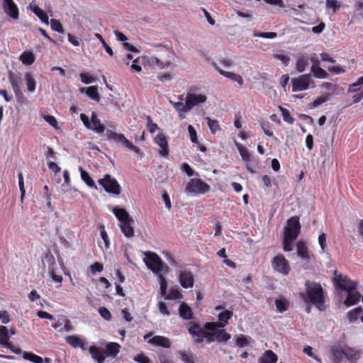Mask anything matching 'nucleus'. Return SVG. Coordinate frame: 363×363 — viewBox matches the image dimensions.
I'll return each mask as SVG.
<instances>
[{
	"label": "nucleus",
	"instance_id": "f257e3e1",
	"mask_svg": "<svg viewBox=\"0 0 363 363\" xmlns=\"http://www.w3.org/2000/svg\"><path fill=\"white\" fill-rule=\"evenodd\" d=\"M226 324L227 310H225L218 315V321L206 322L203 327L194 323L189 328L188 331L196 343H201L204 340L207 343L215 341L225 342L227 341V332L225 329Z\"/></svg>",
	"mask_w": 363,
	"mask_h": 363
},
{
	"label": "nucleus",
	"instance_id": "f03ea898",
	"mask_svg": "<svg viewBox=\"0 0 363 363\" xmlns=\"http://www.w3.org/2000/svg\"><path fill=\"white\" fill-rule=\"evenodd\" d=\"M300 296L305 303H313L319 311L326 309L324 291L319 283L307 280L305 282V291Z\"/></svg>",
	"mask_w": 363,
	"mask_h": 363
},
{
	"label": "nucleus",
	"instance_id": "7ed1b4c3",
	"mask_svg": "<svg viewBox=\"0 0 363 363\" xmlns=\"http://www.w3.org/2000/svg\"><path fill=\"white\" fill-rule=\"evenodd\" d=\"M301 228L299 217L292 216L286 221V225L284 228V237L296 240L301 233Z\"/></svg>",
	"mask_w": 363,
	"mask_h": 363
},
{
	"label": "nucleus",
	"instance_id": "20e7f679",
	"mask_svg": "<svg viewBox=\"0 0 363 363\" xmlns=\"http://www.w3.org/2000/svg\"><path fill=\"white\" fill-rule=\"evenodd\" d=\"M98 183L108 194L118 196L121 192L119 183L109 174H106L102 179H99Z\"/></svg>",
	"mask_w": 363,
	"mask_h": 363
},
{
	"label": "nucleus",
	"instance_id": "39448f33",
	"mask_svg": "<svg viewBox=\"0 0 363 363\" xmlns=\"http://www.w3.org/2000/svg\"><path fill=\"white\" fill-rule=\"evenodd\" d=\"M210 190V186L201 179H191L187 183L185 191L186 193L203 194Z\"/></svg>",
	"mask_w": 363,
	"mask_h": 363
},
{
	"label": "nucleus",
	"instance_id": "423d86ee",
	"mask_svg": "<svg viewBox=\"0 0 363 363\" xmlns=\"http://www.w3.org/2000/svg\"><path fill=\"white\" fill-rule=\"evenodd\" d=\"M272 266L274 271L283 275H288L291 271L289 261L282 254H278L272 259Z\"/></svg>",
	"mask_w": 363,
	"mask_h": 363
},
{
	"label": "nucleus",
	"instance_id": "0eeeda50",
	"mask_svg": "<svg viewBox=\"0 0 363 363\" xmlns=\"http://www.w3.org/2000/svg\"><path fill=\"white\" fill-rule=\"evenodd\" d=\"M147 267L154 273L159 274L163 269V263L162 259L152 252H145Z\"/></svg>",
	"mask_w": 363,
	"mask_h": 363
},
{
	"label": "nucleus",
	"instance_id": "6e6552de",
	"mask_svg": "<svg viewBox=\"0 0 363 363\" xmlns=\"http://www.w3.org/2000/svg\"><path fill=\"white\" fill-rule=\"evenodd\" d=\"M335 277L334 279L335 284L336 286L341 290L345 291H350L352 289H356L357 287V283L352 281L347 277H342V275L337 274V271H335Z\"/></svg>",
	"mask_w": 363,
	"mask_h": 363
},
{
	"label": "nucleus",
	"instance_id": "1a4fd4ad",
	"mask_svg": "<svg viewBox=\"0 0 363 363\" xmlns=\"http://www.w3.org/2000/svg\"><path fill=\"white\" fill-rule=\"evenodd\" d=\"M311 82V74H302L291 79L292 91H301L307 89Z\"/></svg>",
	"mask_w": 363,
	"mask_h": 363
},
{
	"label": "nucleus",
	"instance_id": "9d476101",
	"mask_svg": "<svg viewBox=\"0 0 363 363\" xmlns=\"http://www.w3.org/2000/svg\"><path fill=\"white\" fill-rule=\"evenodd\" d=\"M3 9L4 11L13 19L16 20L18 18V8L13 0H4Z\"/></svg>",
	"mask_w": 363,
	"mask_h": 363
},
{
	"label": "nucleus",
	"instance_id": "9b49d317",
	"mask_svg": "<svg viewBox=\"0 0 363 363\" xmlns=\"http://www.w3.org/2000/svg\"><path fill=\"white\" fill-rule=\"evenodd\" d=\"M179 282L183 288H191L194 284V277L191 271L181 270L179 273Z\"/></svg>",
	"mask_w": 363,
	"mask_h": 363
},
{
	"label": "nucleus",
	"instance_id": "f8f14e48",
	"mask_svg": "<svg viewBox=\"0 0 363 363\" xmlns=\"http://www.w3.org/2000/svg\"><path fill=\"white\" fill-rule=\"evenodd\" d=\"M8 78L16 96L17 98L19 97L22 95V91L19 86V82L21 79L20 74L10 71L8 73Z\"/></svg>",
	"mask_w": 363,
	"mask_h": 363
},
{
	"label": "nucleus",
	"instance_id": "ddd939ff",
	"mask_svg": "<svg viewBox=\"0 0 363 363\" xmlns=\"http://www.w3.org/2000/svg\"><path fill=\"white\" fill-rule=\"evenodd\" d=\"M155 142L161 147L160 154L163 157H168L169 150L166 135L162 132L159 133L155 139Z\"/></svg>",
	"mask_w": 363,
	"mask_h": 363
},
{
	"label": "nucleus",
	"instance_id": "4468645a",
	"mask_svg": "<svg viewBox=\"0 0 363 363\" xmlns=\"http://www.w3.org/2000/svg\"><path fill=\"white\" fill-rule=\"evenodd\" d=\"M206 96L203 94H196L191 93H187L186 96V100L187 101L188 107H190L191 109L202 103H204L206 101Z\"/></svg>",
	"mask_w": 363,
	"mask_h": 363
},
{
	"label": "nucleus",
	"instance_id": "2eb2a0df",
	"mask_svg": "<svg viewBox=\"0 0 363 363\" xmlns=\"http://www.w3.org/2000/svg\"><path fill=\"white\" fill-rule=\"evenodd\" d=\"M86 128L92 130L97 133H102L104 132L105 126L98 118L96 112H92L89 125H86Z\"/></svg>",
	"mask_w": 363,
	"mask_h": 363
},
{
	"label": "nucleus",
	"instance_id": "dca6fc26",
	"mask_svg": "<svg viewBox=\"0 0 363 363\" xmlns=\"http://www.w3.org/2000/svg\"><path fill=\"white\" fill-rule=\"evenodd\" d=\"M146 64H148L153 68L163 69L168 68L172 65V62L170 60L162 61L156 57H146Z\"/></svg>",
	"mask_w": 363,
	"mask_h": 363
},
{
	"label": "nucleus",
	"instance_id": "f3484780",
	"mask_svg": "<svg viewBox=\"0 0 363 363\" xmlns=\"http://www.w3.org/2000/svg\"><path fill=\"white\" fill-rule=\"evenodd\" d=\"M134 220L131 218L120 223L119 227L125 237L132 238L134 236Z\"/></svg>",
	"mask_w": 363,
	"mask_h": 363
},
{
	"label": "nucleus",
	"instance_id": "a211bd4d",
	"mask_svg": "<svg viewBox=\"0 0 363 363\" xmlns=\"http://www.w3.org/2000/svg\"><path fill=\"white\" fill-rule=\"evenodd\" d=\"M147 342L154 346H160L164 348H169L171 347V342L169 340L164 336L155 335L149 339Z\"/></svg>",
	"mask_w": 363,
	"mask_h": 363
},
{
	"label": "nucleus",
	"instance_id": "6ab92c4d",
	"mask_svg": "<svg viewBox=\"0 0 363 363\" xmlns=\"http://www.w3.org/2000/svg\"><path fill=\"white\" fill-rule=\"evenodd\" d=\"M121 345L117 342H108L106 345L104 353L106 357L116 358L120 352Z\"/></svg>",
	"mask_w": 363,
	"mask_h": 363
},
{
	"label": "nucleus",
	"instance_id": "aec40b11",
	"mask_svg": "<svg viewBox=\"0 0 363 363\" xmlns=\"http://www.w3.org/2000/svg\"><path fill=\"white\" fill-rule=\"evenodd\" d=\"M89 351L92 358L95 359L97 363H104L106 359L104 350L93 345L89 347Z\"/></svg>",
	"mask_w": 363,
	"mask_h": 363
},
{
	"label": "nucleus",
	"instance_id": "412c9836",
	"mask_svg": "<svg viewBox=\"0 0 363 363\" xmlns=\"http://www.w3.org/2000/svg\"><path fill=\"white\" fill-rule=\"evenodd\" d=\"M169 102L174 108V109L178 112L179 118L181 120L184 119L186 117L185 113L191 110V108L188 107L187 106L186 101H185V103H183L182 101L174 102L172 101H170Z\"/></svg>",
	"mask_w": 363,
	"mask_h": 363
},
{
	"label": "nucleus",
	"instance_id": "4be33fe9",
	"mask_svg": "<svg viewBox=\"0 0 363 363\" xmlns=\"http://www.w3.org/2000/svg\"><path fill=\"white\" fill-rule=\"evenodd\" d=\"M79 91L82 94L85 93L86 96L92 100L97 102L100 101V95L98 91V87L96 86H91L89 87H81Z\"/></svg>",
	"mask_w": 363,
	"mask_h": 363
},
{
	"label": "nucleus",
	"instance_id": "5701e85b",
	"mask_svg": "<svg viewBox=\"0 0 363 363\" xmlns=\"http://www.w3.org/2000/svg\"><path fill=\"white\" fill-rule=\"evenodd\" d=\"M9 330L6 326H0V345L4 347L11 349L13 343L9 341Z\"/></svg>",
	"mask_w": 363,
	"mask_h": 363
},
{
	"label": "nucleus",
	"instance_id": "b1692460",
	"mask_svg": "<svg viewBox=\"0 0 363 363\" xmlns=\"http://www.w3.org/2000/svg\"><path fill=\"white\" fill-rule=\"evenodd\" d=\"M347 296L344 301V304L350 306L358 303L361 298V294L356 291V289L347 291Z\"/></svg>",
	"mask_w": 363,
	"mask_h": 363
},
{
	"label": "nucleus",
	"instance_id": "393cba45",
	"mask_svg": "<svg viewBox=\"0 0 363 363\" xmlns=\"http://www.w3.org/2000/svg\"><path fill=\"white\" fill-rule=\"evenodd\" d=\"M179 314L184 320H191L194 317V313L190 306L185 302H182L179 308Z\"/></svg>",
	"mask_w": 363,
	"mask_h": 363
},
{
	"label": "nucleus",
	"instance_id": "a878e982",
	"mask_svg": "<svg viewBox=\"0 0 363 363\" xmlns=\"http://www.w3.org/2000/svg\"><path fill=\"white\" fill-rule=\"evenodd\" d=\"M310 57L308 54H300L297 57L296 69L298 72H302L305 70L306 67L308 65Z\"/></svg>",
	"mask_w": 363,
	"mask_h": 363
},
{
	"label": "nucleus",
	"instance_id": "bb28decb",
	"mask_svg": "<svg viewBox=\"0 0 363 363\" xmlns=\"http://www.w3.org/2000/svg\"><path fill=\"white\" fill-rule=\"evenodd\" d=\"M296 251L297 255L299 257H301L303 260L308 261L310 259V253L309 250L306 245V243L303 241H298L296 243Z\"/></svg>",
	"mask_w": 363,
	"mask_h": 363
},
{
	"label": "nucleus",
	"instance_id": "cd10ccee",
	"mask_svg": "<svg viewBox=\"0 0 363 363\" xmlns=\"http://www.w3.org/2000/svg\"><path fill=\"white\" fill-rule=\"evenodd\" d=\"M66 342L73 347H79L83 350H86L85 343L77 335H69L65 338Z\"/></svg>",
	"mask_w": 363,
	"mask_h": 363
},
{
	"label": "nucleus",
	"instance_id": "c85d7f7f",
	"mask_svg": "<svg viewBox=\"0 0 363 363\" xmlns=\"http://www.w3.org/2000/svg\"><path fill=\"white\" fill-rule=\"evenodd\" d=\"M79 171L80 172V175H81V179H82V181L90 188L93 189H95V190H97L98 188H97V186L96 184H95L94 179L91 177V176L89 175V174L85 171L82 167L79 166Z\"/></svg>",
	"mask_w": 363,
	"mask_h": 363
},
{
	"label": "nucleus",
	"instance_id": "c756f323",
	"mask_svg": "<svg viewBox=\"0 0 363 363\" xmlns=\"http://www.w3.org/2000/svg\"><path fill=\"white\" fill-rule=\"evenodd\" d=\"M345 357L351 362V363H356L360 357V353L357 350L350 347H344Z\"/></svg>",
	"mask_w": 363,
	"mask_h": 363
},
{
	"label": "nucleus",
	"instance_id": "7c9ffc66",
	"mask_svg": "<svg viewBox=\"0 0 363 363\" xmlns=\"http://www.w3.org/2000/svg\"><path fill=\"white\" fill-rule=\"evenodd\" d=\"M277 359V355L272 350H269L259 357V363H276Z\"/></svg>",
	"mask_w": 363,
	"mask_h": 363
},
{
	"label": "nucleus",
	"instance_id": "2f4dec72",
	"mask_svg": "<svg viewBox=\"0 0 363 363\" xmlns=\"http://www.w3.org/2000/svg\"><path fill=\"white\" fill-rule=\"evenodd\" d=\"M23 357L25 359L29 360L34 363H43V362H46V363L50 362V358L46 357L43 359V357L38 356L30 352H24L23 354Z\"/></svg>",
	"mask_w": 363,
	"mask_h": 363
},
{
	"label": "nucleus",
	"instance_id": "473e14b6",
	"mask_svg": "<svg viewBox=\"0 0 363 363\" xmlns=\"http://www.w3.org/2000/svg\"><path fill=\"white\" fill-rule=\"evenodd\" d=\"M31 11L40 19V21L45 23H49V17L47 13L40 9L38 5L34 4L30 6Z\"/></svg>",
	"mask_w": 363,
	"mask_h": 363
},
{
	"label": "nucleus",
	"instance_id": "72a5a7b5",
	"mask_svg": "<svg viewBox=\"0 0 363 363\" xmlns=\"http://www.w3.org/2000/svg\"><path fill=\"white\" fill-rule=\"evenodd\" d=\"M113 213L121 223L131 218V217L130 216V215L128 214L125 209L120 208L118 206H116L113 208Z\"/></svg>",
	"mask_w": 363,
	"mask_h": 363
},
{
	"label": "nucleus",
	"instance_id": "f704fd0d",
	"mask_svg": "<svg viewBox=\"0 0 363 363\" xmlns=\"http://www.w3.org/2000/svg\"><path fill=\"white\" fill-rule=\"evenodd\" d=\"M19 60L23 65H31L35 60V56L32 51H24L19 57Z\"/></svg>",
	"mask_w": 363,
	"mask_h": 363
},
{
	"label": "nucleus",
	"instance_id": "c9c22d12",
	"mask_svg": "<svg viewBox=\"0 0 363 363\" xmlns=\"http://www.w3.org/2000/svg\"><path fill=\"white\" fill-rule=\"evenodd\" d=\"M333 361L334 363H339L345 357L344 347L335 346L331 348Z\"/></svg>",
	"mask_w": 363,
	"mask_h": 363
},
{
	"label": "nucleus",
	"instance_id": "e433bc0d",
	"mask_svg": "<svg viewBox=\"0 0 363 363\" xmlns=\"http://www.w3.org/2000/svg\"><path fill=\"white\" fill-rule=\"evenodd\" d=\"M27 89L29 92H34L35 90V81L31 72H27L25 74Z\"/></svg>",
	"mask_w": 363,
	"mask_h": 363
},
{
	"label": "nucleus",
	"instance_id": "4c0bfd02",
	"mask_svg": "<svg viewBox=\"0 0 363 363\" xmlns=\"http://www.w3.org/2000/svg\"><path fill=\"white\" fill-rule=\"evenodd\" d=\"M238 150L244 161L249 162L251 159L250 154L249 151L245 148L242 145L239 143L235 142Z\"/></svg>",
	"mask_w": 363,
	"mask_h": 363
},
{
	"label": "nucleus",
	"instance_id": "58836bf2",
	"mask_svg": "<svg viewBox=\"0 0 363 363\" xmlns=\"http://www.w3.org/2000/svg\"><path fill=\"white\" fill-rule=\"evenodd\" d=\"M139 64H146V57L145 56L138 57L136 59H135L131 65V69L135 70L137 72H140L142 70V68L139 65Z\"/></svg>",
	"mask_w": 363,
	"mask_h": 363
},
{
	"label": "nucleus",
	"instance_id": "ea45409f",
	"mask_svg": "<svg viewBox=\"0 0 363 363\" xmlns=\"http://www.w3.org/2000/svg\"><path fill=\"white\" fill-rule=\"evenodd\" d=\"M362 308L361 306H359L357 308H355L354 309L349 311L347 313V318L350 320V322H353L358 319L359 316L360 315L361 313L362 312Z\"/></svg>",
	"mask_w": 363,
	"mask_h": 363
},
{
	"label": "nucleus",
	"instance_id": "a19ab883",
	"mask_svg": "<svg viewBox=\"0 0 363 363\" xmlns=\"http://www.w3.org/2000/svg\"><path fill=\"white\" fill-rule=\"evenodd\" d=\"M106 135L108 137V138L109 139H113L115 141H117V142H119V143H122L124 138H125V135L122 133H116L112 130H108L107 132H106Z\"/></svg>",
	"mask_w": 363,
	"mask_h": 363
},
{
	"label": "nucleus",
	"instance_id": "79ce46f5",
	"mask_svg": "<svg viewBox=\"0 0 363 363\" xmlns=\"http://www.w3.org/2000/svg\"><path fill=\"white\" fill-rule=\"evenodd\" d=\"M178 353L184 363H191L194 360V355L191 353H186L185 351H179Z\"/></svg>",
	"mask_w": 363,
	"mask_h": 363
},
{
	"label": "nucleus",
	"instance_id": "37998d69",
	"mask_svg": "<svg viewBox=\"0 0 363 363\" xmlns=\"http://www.w3.org/2000/svg\"><path fill=\"white\" fill-rule=\"evenodd\" d=\"M279 109L281 112L284 121L290 124H292L294 121V119L291 117L290 112L286 108L281 106H279Z\"/></svg>",
	"mask_w": 363,
	"mask_h": 363
},
{
	"label": "nucleus",
	"instance_id": "c03bdc74",
	"mask_svg": "<svg viewBox=\"0 0 363 363\" xmlns=\"http://www.w3.org/2000/svg\"><path fill=\"white\" fill-rule=\"evenodd\" d=\"M295 239H290L288 238H283V250L285 252H291L293 250V242Z\"/></svg>",
	"mask_w": 363,
	"mask_h": 363
},
{
	"label": "nucleus",
	"instance_id": "a18cd8bd",
	"mask_svg": "<svg viewBox=\"0 0 363 363\" xmlns=\"http://www.w3.org/2000/svg\"><path fill=\"white\" fill-rule=\"evenodd\" d=\"M18 186L21 191V201L23 202L26 194V189L24 186L23 177L22 173L18 174Z\"/></svg>",
	"mask_w": 363,
	"mask_h": 363
},
{
	"label": "nucleus",
	"instance_id": "49530a36",
	"mask_svg": "<svg viewBox=\"0 0 363 363\" xmlns=\"http://www.w3.org/2000/svg\"><path fill=\"white\" fill-rule=\"evenodd\" d=\"M50 25H51V28L53 30L57 31V32H58L60 33H64V30H63L62 26L61 23L58 20L51 19Z\"/></svg>",
	"mask_w": 363,
	"mask_h": 363
},
{
	"label": "nucleus",
	"instance_id": "de8ad7c7",
	"mask_svg": "<svg viewBox=\"0 0 363 363\" xmlns=\"http://www.w3.org/2000/svg\"><path fill=\"white\" fill-rule=\"evenodd\" d=\"M328 99V94L323 96L318 97L315 100H314L312 103L310 104V108H315L319 105L326 102Z\"/></svg>",
	"mask_w": 363,
	"mask_h": 363
},
{
	"label": "nucleus",
	"instance_id": "09e8293b",
	"mask_svg": "<svg viewBox=\"0 0 363 363\" xmlns=\"http://www.w3.org/2000/svg\"><path fill=\"white\" fill-rule=\"evenodd\" d=\"M275 305L279 312L282 313L287 310L286 301L281 298L275 300Z\"/></svg>",
	"mask_w": 363,
	"mask_h": 363
},
{
	"label": "nucleus",
	"instance_id": "8fccbe9b",
	"mask_svg": "<svg viewBox=\"0 0 363 363\" xmlns=\"http://www.w3.org/2000/svg\"><path fill=\"white\" fill-rule=\"evenodd\" d=\"M79 77L81 81L86 84H91L95 82V78L89 75L88 73H80Z\"/></svg>",
	"mask_w": 363,
	"mask_h": 363
},
{
	"label": "nucleus",
	"instance_id": "3c124183",
	"mask_svg": "<svg viewBox=\"0 0 363 363\" xmlns=\"http://www.w3.org/2000/svg\"><path fill=\"white\" fill-rule=\"evenodd\" d=\"M147 129L150 133H154L159 128L158 125L152 121L150 116H147Z\"/></svg>",
	"mask_w": 363,
	"mask_h": 363
},
{
	"label": "nucleus",
	"instance_id": "603ef678",
	"mask_svg": "<svg viewBox=\"0 0 363 363\" xmlns=\"http://www.w3.org/2000/svg\"><path fill=\"white\" fill-rule=\"evenodd\" d=\"M235 344L237 346L243 347L248 345L249 342L246 337L241 336H235Z\"/></svg>",
	"mask_w": 363,
	"mask_h": 363
},
{
	"label": "nucleus",
	"instance_id": "864d4df0",
	"mask_svg": "<svg viewBox=\"0 0 363 363\" xmlns=\"http://www.w3.org/2000/svg\"><path fill=\"white\" fill-rule=\"evenodd\" d=\"M99 313L106 320H110L112 318L111 312L106 307H100L99 308Z\"/></svg>",
	"mask_w": 363,
	"mask_h": 363
},
{
	"label": "nucleus",
	"instance_id": "5fc2aeb1",
	"mask_svg": "<svg viewBox=\"0 0 363 363\" xmlns=\"http://www.w3.org/2000/svg\"><path fill=\"white\" fill-rule=\"evenodd\" d=\"M228 79L236 82L240 86H242L244 82L242 77L240 74L231 72H228Z\"/></svg>",
	"mask_w": 363,
	"mask_h": 363
},
{
	"label": "nucleus",
	"instance_id": "6e6d98bb",
	"mask_svg": "<svg viewBox=\"0 0 363 363\" xmlns=\"http://www.w3.org/2000/svg\"><path fill=\"white\" fill-rule=\"evenodd\" d=\"M123 145H125L128 149L138 153L140 152V149L137 146L134 145L130 140H128L125 137L124 138L123 142L121 143Z\"/></svg>",
	"mask_w": 363,
	"mask_h": 363
},
{
	"label": "nucleus",
	"instance_id": "4d7b16f0",
	"mask_svg": "<svg viewBox=\"0 0 363 363\" xmlns=\"http://www.w3.org/2000/svg\"><path fill=\"white\" fill-rule=\"evenodd\" d=\"M314 76L319 79H325L328 76V73L325 70L321 67H318L312 72Z\"/></svg>",
	"mask_w": 363,
	"mask_h": 363
},
{
	"label": "nucleus",
	"instance_id": "13d9d810",
	"mask_svg": "<svg viewBox=\"0 0 363 363\" xmlns=\"http://www.w3.org/2000/svg\"><path fill=\"white\" fill-rule=\"evenodd\" d=\"M49 273L51 277V278L57 283H62V277L61 275H58L55 273V270L53 267H49Z\"/></svg>",
	"mask_w": 363,
	"mask_h": 363
},
{
	"label": "nucleus",
	"instance_id": "bf43d9fd",
	"mask_svg": "<svg viewBox=\"0 0 363 363\" xmlns=\"http://www.w3.org/2000/svg\"><path fill=\"white\" fill-rule=\"evenodd\" d=\"M188 131H189V135H190V139H191V142L193 143H198L196 131V130L194 129V128L191 125H189L188 126Z\"/></svg>",
	"mask_w": 363,
	"mask_h": 363
},
{
	"label": "nucleus",
	"instance_id": "052dcab7",
	"mask_svg": "<svg viewBox=\"0 0 363 363\" xmlns=\"http://www.w3.org/2000/svg\"><path fill=\"white\" fill-rule=\"evenodd\" d=\"M104 269V266L100 262H95L94 264L90 266V270L91 274H94L96 272H101Z\"/></svg>",
	"mask_w": 363,
	"mask_h": 363
},
{
	"label": "nucleus",
	"instance_id": "680f3d73",
	"mask_svg": "<svg viewBox=\"0 0 363 363\" xmlns=\"http://www.w3.org/2000/svg\"><path fill=\"white\" fill-rule=\"evenodd\" d=\"M207 119L210 130L213 133H215L219 128L218 122L216 120H211L210 118H207Z\"/></svg>",
	"mask_w": 363,
	"mask_h": 363
},
{
	"label": "nucleus",
	"instance_id": "e2e57ef3",
	"mask_svg": "<svg viewBox=\"0 0 363 363\" xmlns=\"http://www.w3.org/2000/svg\"><path fill=\"white\" fill-rule=\"evenodd\" d=\"M134 360L139 363H150V362L149 357L145 356L143 352L137 354L134 357Z\"/></svg>",
	"mask_w": 363,
	"mask_h": 363
},
{
	"label": "nucleus",
	"instance_id": "0e129e2a",
	"mask_svg": "<svg viewBox=\"0 0 363 363\" xmlns=\"http://www.w3.org/2000/svg\"><path fill=\"white\" fill-rule=\"evenodd\" d=\"M44 120L53 128L57 127V121L56 118L51 115H45L43 116Z\"/></svg>",
	"mask_w": 363,
	"mask_h": 363
},
{
	"label": "nucleus",
	"instance_id": "69168bd1",
	"mask_svg": "<svg viewBox=\"0 0 363 363\" xmlns=\"http://www.w3.org/2000/svg\"><path fill=\"white\" fill-rule=\"evenodd\" d=\"M254 36L263 38L273 39L277 36V33H274V32H267V33H260L259 34L255 33L254 35Z\"/></svg>",
	"mask_w": 363,
	"mask_h": 363
},
{
	"label": "nucleus",
	"instance_id": "338daca9",
	"mask_svg": "<svg viewBox=\"0 0 363 363\" xmlns=\"http://www.w3.org/2000/svg\"><path fill=\"white\" fill-rule=\"evenodd\" d=\"M318 243L323 252L325 251L326 247V235L321 233L318 236Z\"/></svg>",
	"mask_w": 363,
	"mask_h": 363
},
{
	"label": "nucleus",
	"instance_id": "774afa93",
	"mask_svg": "<svg viewBox=\"0 0 363 363\" xmlns=\"http://www.w3.org/2000/svg\"><path fill=\"white\" fill-rule=\"evenodd\" d=\"M340 5L337 4L336 0H326V7L328 9L333 8V11L336 12L337 9L340 8Z\"/></svg>",
	"mask_w": 363,
	"mask_h": 363
}]
</instances>
